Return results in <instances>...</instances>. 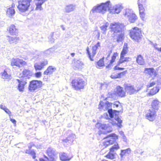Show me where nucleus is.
<instances>
[{"instance_id": "864d4df0", "label": "nucleus", "mask_w": 161, "mask_h": 161, "mask_svg": "<svg viewBox=\"0 0 161 161\" xmlns=\"http://www.w3.org/2000/svg\"><path fill=\"white\" fill-rule=\"evenodd\" d=\"M113 104L114 106H115L116 107H119V104L120 103L119 101H116L114 102V103H112Z\"/></svg>"}, {"instance_id": "603ef678", "label": "nucleus", "mask_w": 161, "mask_h": 161, "mask_svg": "<svg viewBox=\"0 0 161 161\" xmlns=\"http://www.w3.org/2000/svg\"><path fill=\"white\" fill-rule=\"evenodd\" d=\"M114 70H123L124 68L118 67L117 65H116L114 67Z\"/></svg>"}, {"instance_id": "412c9836", "label": "nucleus", "mask_w": 161, "mask_h": 161, "mask_svg": "<svg viewBox=\"0 0 161 161\" xmlns=\"http://www.w3.org/2000/svg\"><path fill=\"white\" fill-rule=\"evenodd\" d=\"M76 7V5L74 4L67 5L64 8L65 12L68 13L72 12L75 9Z\"/></svg>"}, {"instance_id": "f8f14e48", "label": "nucleus", "mask_w": 161, "mask_h": 161, "mask_svg": "<svg viewBox=\"0 0 161 161\" xmlns=\"http://www.w3.org/2000/svg\"><path fill=\"white\" fill-rule=\"evenodd\" d=\"M125 16L129 20L131 23H134L137 19V16L132 10L129 8L126 9Z\"/></svg>"}, {"instance_id": "680f3d73", "label": "nucleus", "mask_w": 161, "mask_h": 161, "mask_svg": "<svg viewBox=\"0 0 161 161\" xmlns=\"http://www.w3.org/2000/svg\"><path fill=\"white\" fill-rule=\"evenodd\" d=\"M31 150L30 149H26L25 151V153L27 154H30Z\"/></svg>"}, {"instance_id": "393cba45", "label": "nucleus", "mask_w": 161, "mask_h": 161, "mask_svg": "<svg viewBox=\"0 0 161 161\" xmlns=\"http://www.w3.org/2000/svg\"><path fill=\"white\" fill-rule=\"evenodd\" d=\"M159 102L157 99L153 100L151 104L152 109L154 110H158L159 107Z\"/></svg>"}, {"instance_id": "473e14b6", "label": "nucleus", "mask_w": 161, "mask_h": 161, "mask_svg": "<svg viewBox=\"0 0 161 161\" xmlns=\"http://www.w3.org/2000/svg\"><path fill=\"white\" fill-rule=\"evenodd\" d=\"M38 2L36 3V10H37L39 9L40 10H42V5L43 3L44 2L45 0H37Z\"/></svg>"}, {"instance_id": "6e6552de", "label": "nucleus", "mask_w": 161, "mask_h": 161, "mask_svg": "<svg viewBox=\"0 0 161 161\" xmlns=\"http://www.w3.org/2000/svg\"><path fill=\"white\" fill-rule=\"evenodd\" d=\"M130 36L132 39L138 42L142 36L141 29L136 27H134L130 31Z\"/></svg>"}, {"instance_id": "a18cd8bd", "label": "nucleus", "mask_w": 161, "mask_h": 161, "mask_svg": "<svg viewBox=\"0 0 161 161\" xmlns=\"http://www.w3.org/2000/svg\"><path fill=\"white\" fill-rule=\"evenodd\" d=\"M52 53V51L51 50V49H48L44 51L43 52V54L45 56H47L51 54Z\"/></svg>"}, {"instance_id": "72a5a7b5", "label": "nucleus", "mask_w": 161, "mask_h": 161, "mask_svg": "<svg viewBox=\"0 0 161 161\" xmlns=\"http://www.w3.org/2000/svg\"><path fill=\"white\" fill-rule=\"evenodd\" d=\"M15 11L14 9L12 8H9L7 9V14L10 17L12 16L15 14Z\"/></svg>"}, {"instance_id": "423d86ee", "label": "nucleus", "mask_w": 161, "mask_h": 161, "mask_svg": "<svg viewBox=\"0 0 161 161\" xmlns=\"http://www.w3.org/2000/svg\"><path fill=\"white\" fill-rule=\"evenodd\" d=\"M31 1L32 0H20L19 1L17 8L19 12L20 13H22L28 11Z\"/></svg>"}, {"instance_id": "7c9ffc66", "label": "nucleus", "mask_w": 161, "mask_h": 161, "mask_svg": "<svg viewBox=\"0 0 161 161\" xmlns=\"http://www.w3.org/2000/svg\"><path fill=\"white\" fill-rule=\"evenodd\" d=\"M131 152V150L130 148L125 150H121L120 155L121 158H122L124 156H127L129 155Z\"/></svg>"}, {"instance_id": "9b49d317", "label": "nucleus", "mask_w": 161, "mask_h": 161, "mask_svg": "<svg viewBox=\"0 0 161 161\" xmlns=\"http://www.w3.org/2000/svg\"><path fill=\"white\" fill-rule=\"evenodd\" d=\"M67 134L68 136L65 138L61 140L62 143L64 145L71 144L74 140L75 137V135L72 133L71 130H68Z\"/></svg>"}, {"instance_id": "cd10ccee", "label": "nucleus", "mask_w": 161, "mask_h": 161, "mask_svg": "<svg viewBox=\"0 0 161 161\" xmlns=\"http://www.w3.org/2000/svg\"><path fill=\"white\" fill-rule=\"evenodd\" d=\"M83 63L80 60H77L75 61L74 63V66L75 69H81Z\"/></svg>"}, {"instance_id": "bb28decb", "label": "nucleus", "mask_w": 161, "mask_h": 161, "mask_svg": "<svg viewBox=\"0 0 161 161\" xmlns=\"http://www.w3.org/2000/svg\"><path fill=\"white\" fill-rule=\"evenodd\" d=\"M32 75V72L29 69H24L22 71V75L21 77H27L29 78Z\"/></svg>"}, {"instance_id": "a211bd4d", "label": "nucleus", "mask_w": 161, "mask_h": 161, "mask_svg": "<svg viewBox=\"0 0 161 161\" xmlns=\"http://www.w3.org/2000/svg\"><path fill=\"white\" fill-rule=\"evenodd\" d=\"M144 73L148 74L151 76L153 75L154 77L156 76L157 74L156 71L153 68H145L144 70Z\"/></svg>"}, {"instance_id": "c9c22d12", "label": "nucleus", "mask_w": 161, "mask_h": 161, "mask_svg": "<svg viewBox=\"0 0 161 161\" xmlns=\"http://www.w3.org/2000/svg\"><path fill=\"white\" fill-rule=\"evenodd\" d=\"M0 108L4 110L5 112L8 114L9 115L11 114V111L8 109L4 105L1 104L0 105Z\"/></svg>"}, {"instance_id": "e433bc0d", "label": "nucleus", "mask_w": 161, "mask_h": 161, "mask_svg": "<svg viewBox=\"0 0 161 161\" xmlns=\"http://www.w3.org/2000/svg\"><path fill=\"white\" fill-rule=\"evenodd\" d=\"M159 89L158 87L157 86L154 87L151 90L150 94L152 95H154L157 93L159 91Z\"/></svg>"}, {"instance_id": "5701e85b", "label": "nucleus", "mask_w": 161, "mask_h": 161, "mask_svg": "<svg viewBox=\"0 0 161 161\" xmlns=\"http://www.w3.org/2000/svg\"><path fill=\"white\" fill-rule=\"evenodd\" d=\"M128 47L127 44L126 43H125L120 54V57L121 58H123L124 57L126 54L128 53Z\"/></svg>"}, {"instance_id": "ddd939ff", "label": "nucleus", "mask_w": 161, "mask_h": 161, "mask_svg": "<svg viewBox=\"0 0 161 161\" xmlns=\"http://www.w3.org/2000/svg\"><path fill=\"white\" fill-rule=\"evenodd\" d=\"M100 46V43L98 42L94 46L92 47V57L91 55V53L89 51V49L88 47L86 48V52L88 55L89 58L90 60L92 61H93V59L92 58L94 56L96 53V50L97 49L98 47Z\"/></svg>"}, {"instance_id": "c03bdc74", "label": "nucleus", "mask_w": 161, "mask_h": 161, "mask_svg": "<svg viewBox=\"0 0 161 161\" xmlns=\"http://www.w3.org/2000/svg\"><path fill=\"white\" fill-rule=\"evenodd\" d=\"M54 34V32H52L50 35L49 37V40L51 43L54 42L55 39L53 38Z\"/></svg>"}, {"instance_id": "aec40b11", "label": "nucleus", "mask_w": 161, "mask_h": 161, "mask_svg": "<svg viewBox=\"0 0 161 161\" xmlns=\"http://www.w3.org/2000/svg\"><path fill=\"white\" fill-rule=\"evenodd\" d=\"M11 35H16L18 32V30L14 25H11L8 29Z\"/></svg>"}, {"instance_id": "f704fd0d", "label": "nucleus", "mask_w": 161, "mask_h": 161, "mask_svg": "<svg viewBox=\"0 0 161 161\" xmlns=\"http://www.w3.org/2000/svg\"><path fill=\"white\" fill-rule=\"evenodd\" d=\"M109 25V23L108 22H106L103 24L102 26L100 27L101 29L103 31V33L104 34L106 33V31L107 30V28Z\"/></svg>"}, {"instance_id": "f3484780", "label": "nucleus", "mask_w": 161, "mask_h": 161, "mask_svg": "<svg viewBox=\"0 0 161 161\" xmlns=\"http://www.w3.org/2000/svg\"><path fill=\"white\" fill-rule=\"evenodd\" d=\"M103 103L102 101H100L99 105V107L101 108H105V109L106 110H108V109H110L111 108L112 105L113 104L112 103L109 102L108 101H107L104 105H103Z\"/></svg>"}, {"instance_id": "09e8293b", "label": "nucleus", "mask_w": 161, "mask_h": 161, "mask_svg": "<svg viewBox=\"0 0 161 161\" xmlns=\"http://www.w3.org/2000/svg\"><path fill=\"white\" fill-rule=\"evenodd\" d=\"M30 154L31 156H32V158L33 159H35L36 158V153L33 150H31Z\"/></svg>"}, {"instance_id": "20e7f679", "label": "nucleus", "mask_w": 161, "mask_h": 161, "mask_svg": "<svg viewBox=\"0 0 161 161\" xmlns=\"http://www.w3.org/2000/svg\"><path fill=\"white\" fill-rule=\"evenodd\" d=\"M118 136L114 133L108 135L104 138L107 139L103 142V146L105 147H106L109 145L115 143L110 149L111 152L114 153L115 151L119 148L118 144L116 142V140L118 139Z\"/></svg>"}, {"instance_id": "1a4fd4ad", "label": "nucleus", "mask_w": 161, "mask_h": 161, "mask_svg": "<svg viewBox=\"0 0 161 161\" xmlns=\"http://www.w3.org/2000/svg\"><path fill=\"white\" fill-rule=\"evenodd\" d=\"M72 86L76 90L83 89L85 85V82L82 79L78 78L72 80Z\"/></svg>"}, {"instance_id": "7ed1b4c3", "label": "nucleus", "mask_w": 161, "mask_h": 161, "mask_svg": "<svg viewBox=\"0 0 161 161\" xmlns=\"http://www.w3.org/2000/svg\"><path fill=\"white\" fill-rule=\"evenodd\" d=\"M114 119L117 122V123L113 119H109L108 121L109 123L99 124L100 129L104 130L103 132H101V134H106L107 133L112 131L113 130V128L112 127V125L116 126L120 128L122 127L121 124L122 122V120L121 119L118 115L115 114Z\"/></svg>"}, {"instance_id": "f03ea898", "label": "nucleus", "mask_w": 161, "mask_h": 161, "mask_svg": "<svg viewBox=\"0 0 161 161\" xmlns=\"http://www.w3.org/2000/svg\"><path fill=\"white\" fill-rule=\"evenodd\" d=\"M124 24L119 22H114L110 25L111 31L113 32L112 35L114 37V39H116V41L118 43L122 42L124 39Z\"/></svg>"}, {"instance_id": "69168bd1", "label": "nucleus", "mask_w": 161, "mask_h": 161, "mask_svg": "<svg viewBox=\"0 0 161 161\" xmlns=\"http://www.w3.org/2000/svg\"><path fill=\"white\" fill-rule=\"evenodd\" d=\"M97 39H99L100 37V33L99 32H97Z\"/></svg>"}, {"instance_id": "e2e57ef3", "label": "nucleus", "mask_w": 161, "mask_h": 161, "mask_svg": "<svg viewBox=\"0 0 161 161\" xmlns=\"http://www.w3.org/2000/svg\"><path fill=\"white\" fill-rule=\"evenodd\" d=\"M155 48L158 51L161 52V47L160 48H159L158 47H155Z\"/></svg>"}, {"instance_id": "6ab92c4d", "label": "nucleus", "mask_w": 161, "mask_h": 161, "mask_svg": "<svg viewBox=\"0 0 161 161\" xmlns=\"http://www.w3.org/2000/svg\"><path fill=\"white\" fill-rule=\"evenodd\" d=\"M19 83L18 86V89L19 92H23L24 91V86L26 84L27 82L23 80H20L19 79L16 80Z\"/></svg>"}, {"instance_id": "bf43d9fd", "label": "nucleus", "mask_w": 161, "mask_h": 161, "mask_svg": "<svg viewBox=\"0 0 161 161\" xmlns=\"http://www.w3.org/2000/svg\"><path fill=\"white\" fill-rule=\"evenodd\" d=\"M121 136L122 138L123 139L124 141L125 142H126L127 141V139L126 136H125V135H124Z\"/></svg>"}, {"instance_id": "79ce46f5", "label": "nucleus", "mask_w": 161, "mask_h": 161, "mask_svg": "<svg viewBox=\"0 0 161 161\" xmlns=\"http://www.w3.org/2000/svg\"><path fill=\"white\" fill-rule=\"evenodd\" d=\"M34 66L36 70H41L43 68L40 64L36 63Z\"/></svg>"}, {"instance_id": "c756f323", "label": "nucleus", "mask_w": 161, "mask_h": 161, "mask_svg": "<svg viewBox=\"0 0 161 161\" xmlns=\"http://www.w3.org/2000/svg\"><path fill=\"white\" fill-rule=\"evenodd\" d=\"M136 61L138 64L140 65H144L145 64V62L143 57L141 55H138L136 58Z\"/></svg>"}, {"instance_id": "58836bf2", "label": "nucleus", "mask_w": 161, "mask_h": 161, "mask_svg": "<svg viewBox=\"0 0 161 161\" xmlns=\"http://www.w3.org/2000/svg\"><path fill=\"white\" fill-rule=\"evenodd\" d=\"M18 38L17 37H9L8 40L10 43H16V42L18 40Z\"/></svg>"}, {"instance_id": "4be33fe9", "label": "nucleus", "mask_w": 161, "mask_h": 161, "mask_svg": "<svg viewBox=\"0 0 161 161\" xmlns=\"http://www.w3.org/2000/svg\"><path fill=\"white\" fill-rule=\"evenodd\" d=\"M56 68L52 66H50L48 67L47 69L44 72V74L46 75H50L55 71Z\"/></svg>"}, {"instance_id": "37998d69", "label": "nucleus", "mask_w": 161, "mask_h": 161, "mask_svg": "<svg viewBox=\"0 0 161 161\" xmlns=\"http://www.w3.org/2000/svg\"><path fill=\"white\" fill-rule=\"evenodd\" d=\"M117 55L118 54L117 53H114L110 61L111 63H113L114 62Z\"/></svg>"}, {"instance_id": "2eb2a0df", "label": "nucleus", "mask_w": 161, "mask_h": 161, "mask_svg": "<svg viewBox=\"0 0 161 161\" xmlns=\"http://www.w3.org/2000/svg\"><path fill=\"white\" fill-rule=\"evenodd\" d=\"M156 116V112L153 109H149L146 114V118L150 121H153Z\"/></svg>"}, {"instance_id": "2f4dec72", "label": "nucleus", "mask_w": 161, "mask_h": 161, "mask_svg": "<svg viewBox=\"0 0 161 161\" xmlns=\"http://www.w3.org/2000/svg\"><path fill=\"white\" fill-rule=\"evenodd\" d=\"M131 58L130 57H123V58H121L120 57L119 61L118 63V65H119L120 64L124 63L125 62L130 61L131 60Z\"/></svg>"}, {"instance_id": "39448f33", "label": "nucleus", "mask_w": 161, "mask_h": 161, "mask_svg": "<svg viewBox=\"0 0 161 161\" xmlns=\"http://www.w3.org/2000/svg\"><path fill=\"white\" fill-rule=\"evenodd\" d=\"M46 152L49 158L47 156H44L46 159L41 158H40V161H56L58 158V153L54 148L51 147H49Z\"/></svg>"}, {"instance_id": "338daca9", "label": "nucleus", "mask_w": 161, "mask_h": 161, "mask_svg": "<svg viewBox=\"0 0 161 161\" xmlns=\"http://www.w3.org/2000/svg\"><path fill=\"white\" fill-rule=\"evenodd\" d=\"M70 55L72 56V57H73L75 55V53H70Z\"/></svg>"}, {"instance_id": "0e129e2a", "label": "nucleus", "mask_w": 161, "mask_h": 161, "mask_svg": "<svg viewBox=\"0 0 161 161\" xmlns=\"http://www.w3.org/2000/svg\"><path fill=\"white\" fill-rule=\"evenodd\" d=\"M119 133L121 135V136H123V135H124V132L122 131H119Z\"/></svg>"}, {"instance_id": "a19ab883", "label": "nucleus", "mask_w": 161, "mask_h": 161, "mask_svg": "<svg viewBox=\"0 0 161 161\" xmlns=\"http://www.w3.org/2000/svg\"><path fill=\"white\" fill-rule=\"evenodd\" d=\"M113 152H111L110 151L106 155L107 158L110 159H113L114 158V155Z\"/></svg>"}, {"instance_id": "6e6d98bb", "label": "nucleus", "mask_w": 161, "mask_h": 161, "mask_svg": "<svg viewBox=\"0 0 161 161\" xmlns=\"http://www.w3.org/2000/svg\"><path fill=\"white\" fill-rule=\"evenodd\" d=\"M155 84H156L155 82H152L150 83L149 84V85H148L147 86V87L148 88H149V87H150L153 86H154Z\"/></svg>"}, {"instance_id": "5fc2aeb1", "label": "nucleus", "mask_w": 161, "mask_h": 161, "mask_svg": "<svg viewBox=\"0 0 161 161\" xmlns=\"http://www.w3.org/2000/svg\"><path fill=\"white\" fill-rule=\"evenodd\" d=\"M146 0H138V4H143L146 2Z\"/></svg>"}, {"instance_id": "de8ad7c7", "label": "nucleus", "mask_w": 161, "mask_h": 161, "mask_svg": "<svg viewBox=\"0 0 161 161\" xmlns=\"http://www.w3.org/2000/svg\"><path fill=\"white\" fill-rule=\"evenodd\" d=\"M127 72V71L125 70L122 72L118 73L117 75L119 77V78H121V76L125 75L126 73Z\"/></svg>"}, {"instance_id": "774afa93", "label": "nucleus", "mask_w": 161, "mask_h": 161, "mask_svg": "<svg viewBox=\"0 0 161 161\" xmlns=\"http://www.w3.org/2000/svg\"><path fill=\"white\" fill-rule=\"evenodd\" d=\"M61 27L62 28V29H63V30H65V28H64V27H63V25H61Z\"/></svg>"}, {"instance_id": "3c124183", "label": "nucleus", "mask_w": 161, "mask_h": 161, "mask_svg": "<svg viewBox=\"0 0 161 161\" xmlns=\"http://www.w3.org/2000/svg\"><path fill=\"white\" fill-rule=\"evenodd\" d=\"M35 76L37 78H39L42 75L41 72L40 71L37 72L36 73H35Z\"/></svg>"}, {"instance_id": "c85d7f7f", "label": "nucleus", "mask_w": 161, "mask_h": 161, "mask_svg": "<svg viewBox=\"0 0 161 161\" xmlns=\"http://www.w3.org/2000/svg\"><path fill=\"white\" fill-rule=\"evenodd\" d=\"M1 75L2 78L7 79L8 80H10L11 79V75L8 74L7 71L6 69L4 70L1 73Z\"/></svg>"}, {"instance_id": "b1692460", "label": "nucleus", "mask_w": 161, "mask_h": 161, "mask_svg": "<svg viewBox=\"0 0 161 161\" xmlns=\"http://www.w3.org/2000/svg\"><path fill=\"white\" fill-rule=\"evenodd\" d=\"M60 159L62 161H69L71 158L69 157L67 154L63 153H61L59 155Z\"/></svg>"}, {"instance_id": "052dcab7", "label": "nucleus", "mask_w": 161, "mask_h": 161, "mask_svg": "<svg viewBox=\"0 0 161 161\" xmlns=\"http://www.w3.org/2000/svg\"><path fill=\"white\" fill-rule=\"evenodd\" d=\"M10 120L14 124H16V122L15 119L10 118Z\"/></svg>"}, {"instance_id": "4c0bfd02", "label": "nucleus", "mask_w": 161, "mask_h": 161, "mask_svg": "<svg viewBox=\"0 0 161 161\" xmlns=\"http://www.w3.org/2000/svg\"><path fill=\"white\" fill-rule=\"evenodd\" d=\"M104 65L103 58L100 59L98 62H97V65L96 66L97 68H99L100 67L103 66Z\"/></svg>"}, {"instance_id": "a878e982", "label": "nucleus", "mask_w": 161, "mask_h": 161, "mask_svg": "<svg viewBox=\"0 0 161 161\" xmlns=\"http://www.w3.org/2000/svg\"><path fill=\"white\" fill-rule=\"evenodd\" d=\"M139 11V14L141 18L143 19L144 18L145 14L144 11L145 9L143 7V4H138Z\"/></svg>"}, {"instance_id": "ea45409f", "label": "nucleus", "mask_w": 161, "mask_h": 161, "mask_svg": "<svg viewBox=\"0 0 161 161\" xmlns=\"http://www.w3.org/2000/svg\"><path fill=\"white\" fill-rule=\"evenodd\" d=\"M116 110H113L111 108L110 109H108V113L109 116L111 119H113L114 116V112Z\"/></svg>"}, {"instance_id": "4468645a", "label": "nucleus", "mask_w": 161, "mask_h": 161, "mask_svg": "<svg viewBox=\"0 0 161 161\" xmlns=\"http://www.w3.org/2000/svg\"><path fill=\"white\" fill-rule=\"evenodd\" d=\"M124 87L125 92L130 95L138 92L140 90H136L134 88V86L129 84H125Z\"/></svg>"}, {"instance_id": "dca6fc26", "label": "nucleus", "mask_w": 161, "mask_h": 161, "mask_svg": "<svg viewBox=\"0 0 161 161\" xmlns=\"http://www.w3.org/2000/svg\"><path fill=\"white\" fill-rule=\"evenodd\" d=\"M26 62L22 59L19 58H13L11 62V65L12 66H16L19 68L21 67V65H25Z\"/></svg>"}, {"instance_id": "9d476101", "label": "nucleus", "mask_w": 161, "mask_h": 161, "mask_svg": "<svg viewBox=\"0 0 161 161\" xmlns=\"http://www.w3.org/2000/svg\"><path fill=\"white\" fill-rule=\"evenodd\" d=\"M42 82L40 80H34L30 82L28 89L30 92H33L40 88L42 85Z\"/></svg>"}, {"instance_id": "8fccbe9b", "label": "nucleus", "mask_w": 161, "mask_h": 161, "mask_svg": "<svg viewBox=\"0 0 161 161\" xmlns=\"http://www.w3.org/2000/svg\"><path fill=\"white\" fill-rule=\"evenodd\" d=\"M102 117L107 119H108V120L109 119H109L108 114L107 113L104 114L102 116Z\"/></svg>"}, {"instance_id": "13d9d810", "label": "nucleus", "mask_w": 161, "mask_h": 161, "mask_svg": "<svg viewBox=\"0 0 161 161\" xmlns=\"http://www.w3.org/2000/svg\"><path fill=\"white\" fill-rule=\"evenodd\" d=\"M113 63H111L110 61L109 64L106 66V68L107 69H110L112 66V64Z\"/></svg>"}, {"instance_id": "f257e3e1", "label": "nucleus", "mask_w": 161, "mask_h": 161, "mask_svg": "<svg viewBox=\"0 0 161 161\" xmlns=\"http://www.w3.org/2000/svg\"><path fill=\"white\" fill-rule=\"evenodd\" d=\"M123 8L120 4H117L113 7L112 6L109 1L105 3H102L97 6L94 7L92 10V13L98 12L102 14L105 13L108 9L109 12L113 14H118Z\"/></svg>"}, {"instance_id": "0eeeda50", "label": "nucleus", "mask_w": 161, "mask_h": 161, "mask_svg": "<svg viewBox=\"0 0 161 161\" xmlns=\"http://www.w3.org/2000/svg\"><path fill=\"white\" fill-rule=\"evenodd\" d=\"M125 92L123 90V87L120 86H118L116 88V91L108 92L107 97L106 98L105 100L107 99L108 97L115 98L116 97V95H118L121 97H123L125 96Z\"/></svg>"}, {"instance_id": "4d7b16f0", "label": "nucleus", "mask_w": 161, "mask_h": 161, "mask_svg": "<svg viewBox=\"0 0 161 161\" xmlns=\"http://www.w3.org/2000/svg\"><path fill=\"white\" fill-rule=\"evenodd\" d=\"M110 77L114 79L119 78V77H118L117 75H111Z\"/></svg>"}, {"instance_id": "49530a36", "label": "nucleus", "mask_w": 161, "mask_h": 161, "mask_svg": "<svg viewBox=\"0 0 161 161\" xmlns=\"http://www.w3.org/2000/svg\"><path fill=\"white\" fill-rule=\"evenodd\" d=\"M48 61L47 60H44L43 61L41 62L40 64H41V66L43 68L47 64Z\"/></svg>"}]
</instances>
